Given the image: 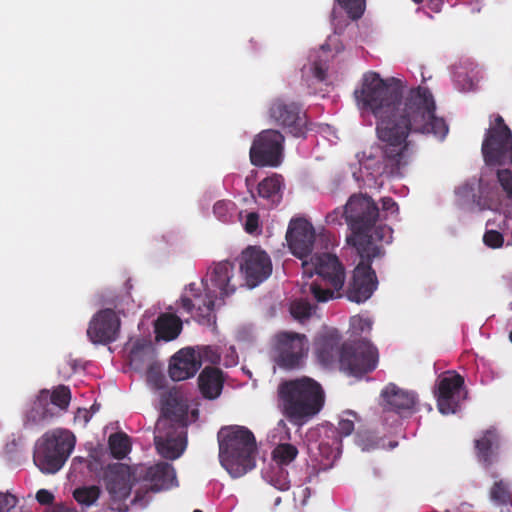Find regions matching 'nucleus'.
I'll return each instance as SVG.
<instances>
[{"mask_svg":"<svg viewBox=\"0 0 512 512\" xmlns=\"http://www.w3.org/2000/svg\"><path fill=\"white\" fill-rule=\"evenodd\" d=\"M363 108L376 118L380 144L363 152L361 165L376 175L401 176L408 164L410 134H433L443 140L449 128L435 115L436 104L431 91L418 86L403 97L399 80H383L375 72L366 73L362 86L354 92Z\"/></svg>","mask_w":512,"mask_h":512,"instance_id":"nucleus-1","label":"nucleus"},{"mask_svg":"<svg viewBox=\"0 0 512 512\" xmlns=\"http://www.w3.org/2000/svg\"><path fill=\"white\" fill-rule=\"evenodd\" d=\"M350 227L352 234L347 237L348 244L356 248L360 257L378 258L385 253L382 245L374 241L389 243L392 229L387 225H376L380 212L374 200L363 194H354L347 201L341 214Z\"/></svg>","mask_w":512,"mask_h":512,"instance_id":"nucleus-2","label":"nucleus"},{"mask_svg":"<svg viewBox=\"0 0 512 512\" xmlns=\"http://www.w3.org/2000/svg\"><path fill=\"white\" fill-rule=\"evenodd\" d=\"M325 404V393L316 380L303 376L282 381L277 388V406L293 425L302 426Z\"/></svg>","mask_w":512,"mask_h":512,"instance_id":"nucleus-3","label":"nucleus"},{"mask_svg":"<svg viewBox=\"0 0 512 512\" xmlns=\"http://www.w3.org/2000/svg\"><path fill=\"white\" fill-rule=\"evenodd\" d=\"M221 465L234 478L255 467L257 445L254 434L243 426L223 427L218 432Z\"/></svg>","mask_w":512,"mask_h":512,"instance_id":"nucleus-4","label":"nucleus"},{"mask_svg":"<svg viewBox=\"0 0 512 512\" xmlns=\"http://www.w3.org/2000/svg\"><path fill=\"white\" fill-rule=\"evenodd\" d=\"M304 274L311 277L318 275L321 282L314 281L310 285V293L318 302L341 298L346 279L344 265L339 258L331 253H315L310 260L302 263Z\"/></svg>","mask_w":512,"mask_h":512,"instance_id":"nucleus-5","label":"nucleus"},{"mask_svg":"<svg viewBox=\"0 0 512 512\" xmlns=\"http://www.w3.org/2000/svg\"><path fill=\"white\" fill-rule=\"evenodd\" d=\"M74 446L75 436L70 431H48L37 442L33 461L43 473L54 474L63 467Z\"/></svg>","mask_w":512,"mask_h":512,"instance_id":"nucleus-6","label":"nucleus"},{"mask_svg":"<svg viewBox=\"0 0 512 512\" xmlns=\"http://www.w3.org/2000/svg\"><path fill=\"white\" fill-rule=\"evenodd\" d=\"M481 150L488 166L512 164V131L502 116L497 115L487 129Z\"/></svg>","mask_w":512,"mask_h":512,"instance_id":"nucleus-7","label":"nucleus"},{"mask_svg":"<svg viewBox=\"0 0 512 512\" xmlns=\"http://www.w3.org/2000/svg\"><path fill=\"white\" fill-rule=\"evenodd\" d=\"M379 362L376 346L361 339L342 347L340 369L350 376L362 377L374 371Z\"/></svg>","mask_w":512,"mask_h":512,"instance_id":"nucleus-8","label":"nucleus"},{"mask_svg":"<svg viewBox=\"0 0 512 512\" xmlns=\"http://www.w3.org/2000/svg\"><path fill=\"white\" fill-rule=\"evenodd\" d=\"M284 135L275 129H266L257 134L252 142L249 156L256 167H278L283 159Z\"/></svg>","mask_w":512,"mask_h":512,"instance_id":"nucleus-9","label":"nucleus"},{"mask_svg":"<svg viewBox=\"0 0 512 512\" xmlns=\"http://www.w3.org/2000/svg\"><path fill=\"white\" fill-rule=\"evenodd\" d=\"M217 299L219 298L216 291L210 286L190 283L180 298V304L188 314L195 310V319L199 323L209 325L215 322L214 308Z\"/></svg>","mask_w":512,"mask_h":512,"instance_id":"nucleus-10","label":"nucleus"},{"mask_svg":"<svg viewBox=\"0 0 512 512\" xmlns=\"http://www.w3.org/2000/svg\"><path fill=\"white\" fill-rule=\"evenodd\" d=\"M102 479L110 494V509L128 512L129 507L125 501L132 489L130 467L123 463L109 464L103 469Z\"/></svg>","mask_w":512,"mask_h":512,"instance_id":"nucleus-11","label":"nucleus"},{"mask_svg":"<svg viewBox=\"0 0 512 512\" xmlns=\"http://www.w3.org/2000/svg\"><path fill=\"white\" fill-rule=\"evenodd\" d=\"M288 246L294 256L305 260L311 257L316 245L328 240L324 233L316 235L312 224L304 218L292 219L286 233Z\"/></svg>","mask_w":512,"mask_h":512,"instance_id":"nucleus-12","label":"nucleus"},{"mask_svg":"<svg viewBox=\"0 0 512 512\" xmlns=\"http://www.w3.org/2000/svg\"><path fill=\"white\" fill-rule=\"evenodd\" d=\"M269 116L276 125L294 137H302L306 133V113L302 105L297 102L277 98L269 107Z\"/></svg>","mask_w":512,"mask_h":512,"instance_id":"nucleus-13","label":"nucleus"},{"mask_svg":"<svg viewBox=\"0 0 512 512\" xmlns=\"http://www.w3.org/2000/svg\"><path fill=\"white\" fill-rule=\"evenodd\" d=\"M307 338L304 334L283 332L277 335L276 364L285 370L298 369L303 366L307 353Z\"/></svg>","mask_w":512,"mask_h":512,"instance_id":"nucleus-14","label":"nucleus"},{"mask_svg":"<svg viewBox=\"0 0 512 512\" xmlns=\"http://www.w3.org/2000/svg\"><path fill=\"white\" fill-rule=\"evenodd\" d=\"M374 258L360 257L359 263L353 270L351 279L343 295L351 302L363 303L367 301L377 288L378 281L375 271L371 267Z\"/></svg>","mask_w":512,"mask_h":512,"instance_id":"nucleus-15","label":"nucleus"},{"mask_svg":"<svg viewBox=\"0 0 512 512\" xmlns=\"http://www.w3.org/2000/svg\"><path fill=\"white\" fill-rule=\"evenodd\" d=\"M435 396L441 414L456 413L460 408L461 401L466 397L464 378L456 372L446 373L438 381Z\"/></svg>","mask_w":512,"mask_h":512,"instance_id":"nucleus-16","label":"nucleus"},{"mask_svg":"<svg viewBox=\"0 0 512 512\" xmlns=\"http://www.w3.org/2000/svg\"><path fill=\"white\" fill-rule=\"evenodd\" d=\"M240 271L245 285L254 288L272 273V263L268 254L257 247H248L241 253Z\"/></svg>","mask_w":512,"mask_h":512,"instance_id":"nucleus-17","label":"nucleus"},{"mask_svg":"<svg viewBox=\"0 0 512 512\" xmlns=\"http://www.w3.org/2000/svg\"><path fill=\"white\" fill-rule=\"evenodd\" d=\"M154 443L157 452L166 459L179 458L186 448V432L169 426L167 420H158L155 428Z\"/></svg>","mask_w":512,"mask_h":512,"instance_id":"nucleus-18","label":"nucleus"},{"mask_svg":"<svg viewBox=\"0 0 512 512\" xmlns=\"http://www.w3.org/2000/svg\"><path fill=\"white\" fill-rule=\"evenodd\" d=\"M121 321L111 308L102 309L91 319L87 336L94 344H109L118 338Z\"/></svg>","mask_w":512,"mask_h":512,"instance_id":"nucleus-19","label":"nucleus"},{"mask_svg":"<svg viewBox=\"0 0 512 512\" xmlns=\"http://www.w3.org/2000/svg\"><path fill=\"white\" fill-rule=\"evenodd\" d=\"M201 284L214 289L222 303L236 291L238 285H244L235 279L234 265L229 261H222L211 267Z\"/></svg>","mask_w":512,"mask_h":512,"instance_id":"nucleus-20","label":"nucleus"},{"mask_svg":"<svg viewBox=\"0 0 512 512\" xmlns=\"http://www.w3.org/2000/svg\"><path fill=\"white\" fill-rule=\"evenodd\" d=\"M383 407L401 416H410L417 410L418 397L413 391L405 390L389 383L381 392Z\"/></svg>","mask_w":512,"mask_h":512,"instance_id":"nucleus-21","label":"nucleus"},{"mask_svg":"<svg viewBox=\"0 0 512 512\" xmlns=\"http://www.w3.org/2000/svg\"><path fill=\"white\" fill-rule=\"evenodd\" d=\"M341 341L342 337L337 330H329L317 336L315 353L322 365L330 366L336 362L340 364L342 347L347 345Z\"/></svg>","mask_w":512,"mask_h":512,"instance_id":"nucleus-22","label":"nucleus"},{"mask_svg":"<svg viewBox=\"0 0 512 512\" xmlns=\"http://www.w3.org/2000/svg\"><path fill=\"white\" fill-rule=\"evenodd\" d=\"M201 367L200 357L192 348L179 350L169 364V376L173 381H183L193 377Z\"/></svg>","mask_w":512,"mask_h":512,"instance_id":"nucleus-23","label":"nucleus"},{"mask_svg":"<svg viewBox=\"0 0 512 512\" xmlns=\"http://www.w3.org/2000/svg\"><path fill=\"white\" fill-rule=\"evenodd\" d=\"M143 480L150 484V490L159 492L178 485L176 472L172 464L159 462L143 471Z\"/></svg>","mask_w":512,"mask_h":512,"instance_id":"nucleus-24","label":"nucleus"},{"mask_svg":"<svg viewBox=\"0 0 512 512\" xmlns=\"http://www.w3.org/2000/svg\"><path fill=\"white\" fill-rule=\"evenodd\" d=\"M189 405L182 395L178 393H170L163 404V418L159 420H167L168 427L174 426L180 430L187 427Z\"/></svg>","mask_w":512,"mask_h":512,"instance_id":"nucleus-25","label":"nucleus"},{"mask_svg":"<svg viewBox=\"0 0 512 512\" xmlns=\"http://www.w3.org/2000/svg\"><path fill=\"white\" fill-rule=\"evenodd\" d=\"M498 178L489 179L482 174L479 180L478 195L474 196V201L481 210L493 209L500 205L502 201V188H499Z\"/></svg>","mask_w":512,"mask_h":512,"instance_id":"nucleus-26","label":"nucleus"},{"mask_svg":"<svg viewBox=\"0 0 512 512\" xmlns=\"http://www.w3.org/2000/svg\"><path fill=\"white\" fill-rule=\"evenodd\" d=\"M57 415L55 408L50 406L49 390L43 389L33 401L31 408L26 413L25 424L40 425L49 422Z\"/></svg>","mask_w":512,"mask_h":512,"instance_id":"nucleus-27","label":"nucleus"},{"mask_svg":"<svg viewBox=\"0 0 512 512\" xmlns=\"http://www.w3.org/2000/svg\"><path fill=\"white\" fill-rule=\"evenodd\" d=\"M223 385V372L217 367H205L198 377L199 390L206 399L213 400L218 398L222 392Z\"/></svg>","mask_w":512,"mask_h":512,"instance_id":"nucleus-28","label":"nucleus"},{"mask_svg":"<svg viewBox=\"0 0 512 512\" xmlns=\"http://www.w3.org/2000/svg\"><path fill=\"white\" fill-rule=\"evenodd\" d=\"M182 328V321L177 315L162 313L158 316L154 324L156 340L172 341L179 336Z\"/></svg>","mask_w":512,"mask_h":512,"instance_id":"nucleus-29","label":"nucleus"},{"mask_svg":"<svg viewBox=\"0 0 512 512\" xmlns=\"http://www.w3.org/2000/svg\"><path fill=\"white\" fill-rule=\"evenodd\" d=\"M282 176L274 174L263 179L257 186V194L263 200V205L273 207L282 199Z\"/></svg>","mask_w":512,"mask_h":512,"instance_id":"nucleus-30","label":"nucleus"},{"mask_svg":"<svg viewBox=\"0 0 512 512\" xmlns=\"http://www.w3.org/2000/svg\"><path fill=\"white\" fill-rule=\"evenodd\" d=\"M323 430L318 450L327 460H335L341 455L342 440L338 437L337 429L334 426H326Z\"/></svg>","mask_w":512,"mask_h":512,"instance_id":"nucleus-31","label":"nucleus"},{"mask_svg":"<svg viewBox=\"0 0 512 512\" xmlns=\"http://www.w3.org/2000/svg\"><path fill=\"white\" fill-rule=\"evenodd\" d=\"M108 444L112 456L119 460L125 458L131 450L130 438L122 432L111 434Z\"/></svg>","mask_w":512,"mask_h":512,"instance_id":"nucleus-32","label":"nucleus"},{"mask_svg":"<svg viewBox=\"0 0 512 512\" xmlns=\"http://www.w3.org/2000/svg\"><path fill=\"white\" fill-rule=\"evenodd\" d=\"M497 442V435L492 430H487L480 439L475 441L477 454L484 462H489L492 454V447Z\"/></svg>","mask_w":512,"mask_h":512,"instance_id":"nucleus-33","label":"nucleus"},{"mask_svg":"<svg viewBox=\"0 0 512 512\" xmlns=\"http://www.w3.org/2000/svg\"><path fill=\"white\" fill-rule=\"evenodd\" d=\"M297 455V447L290 443L278 444L272 452L273 459L276 461L277 464L281 466L289 465L292 461L295 460Z\"/></svg>","mask_w":512,"mask_h":512,"instance_id":"nucleus-34","label":"nucleus"},{"mask_svg":"<svg viewBox=\"0 0 512 512\" xmlns=\"http://www.w3.org/2000/svg\"><path fill=\"white\" fill-rule=\"evenodd\" d=\"M71 401L70 389L65 385L57 386L51 393L49 392L50 406L55 410H67Z\"/></svg>","mask_w":512,"mask_h":512,"instance_id":"nucleus-35","label":"nucleus"},{"mask_svg":"<svg viewBox=\"0 0 512 512\" xmlns=\"http://www.w3.org/2000/svg\"><path fill=\"white\" fill-rule=\"evenodd\" d=\"M73 496L79 504L91 506L99 498L100 488L95 485L77 488L74 490Z\"/></svg>","mask_w":512,"mask_h":512,"instance_id":"nucleus-36","label":"nucleus"},{"mask_svg":"<svg viewBox=\"0 0 512 512\" xmlns=\"http://www.w3.org/2000/svg\"><path fill=\"white\" fill-rule=\"evenodd\" d=\"M235 210L236 205L230 200H219L213 206L214 215L223 223H228L232 220Z\"/></svg>","mask_w":512,"mask_h":512,"instance_id":"nucleus-37","label":"nucleus"},{"mask_svg":"<svg viewBox=\"0 0 512 512\" xmlns=\"http://www.w3.org/2000/svg\"><path fill=\"white\" fill-rule=\"evenodd\" d=\"M357 419V414L354 411H345L340 417L338 427H335L338 432V437L342 440L343 437L349 436L355 429L354 421Z\"/></svg>","mask_w":512,"mask_h":512,"instance_id":"nucleus-38","label":"nucleus"},{"mask_svg":"<svg viewBox=\"0 0 512 512\" xmlns=\"http://www.w3.org/2000/svg\"><path fill=\"white\" fill-rule=\"evenodd\" d=\"M336 2L353 20L359 19L364 13L365 0H336Z\"/></svg>","mask_w":512,"mask_h":512,"instance_id":"nucleus-39","label":"nucleus"},{"mask_svg":"<svg viewBox=\"0 0 512 512\" xmlns=\"http://www.w3.org/2000/svg\"><path fill=\"white\" fill-rule=\"evenodd\" d=\"M269 482L280 491H287L290 488L288 471L282 467L277 468L270 476Z\"/></svg>","mask_w":512,"mask_h":512,"instance_id":"nucleus-40","label":"nucleus"},{"mask_svg":"<svg viewBox=\"0 0 512 512\" xmlns=\"http://www.w3.org/2000/svg\"><path fill=\"white\" fill-rule=\"evenodd\" d=\"M312 306L310 303L304 300L294 301L291 304V315L297 320H304L311 316Z\"/></svg>","mask_w":512,"mask_h":512,"instance_id":"nucleus-41","label":"nucleus"},{"mask_svg":"<svg viewBox=\"0 0 512 512\" xmlns=\"http://www.w3.org/2000/svg\"><path fill=\"white\" fill-rule=\"evenodd\" d=\"M496 175L502 191L506 194L508 199H512V170L499 169Z\"/></svg>","mask_w":512,"mask_h":512,"instance_id":"nucleus-42","label":"nucleus"},{"mask_svg":"<svg viewBox=\"0 0 512 512\" xmlns=\"http://www.w3.org/2000/svg\"><path fill=\"white\" fill-rule=\"evenodd\" d=\"M483 242L486 246L497 249L502 247L504 238L503 235L496 230H487L483 235Z\"/></svg>","mask_w":512,"mask_h":512,"instance_id":"nucleus-43","label":"nucleus"},{"mask_svg":"<svg viewBox=\"0 0 512 512\" xmlns=\"http://www.w3.org/2000/svg\"><path fill=\"white\" fill-rule=\"evenodd\" d=\"M492 500L505 504L509 500V492L502 482H495L490 492Z\"/></svg>","mask_w":512,"mask_h":512,"instance_id":"nucleus-44","label":"nucleus"},{"mask_svg":"<svg viewBox=\"0 0 512 512\" xmlns=\"http://www.w3.org/2000/svg\"><path fill=\"white\" fill-rule=\"evenodd\" d=\"M259 229V215L256 212H250L246 216L244 230L249 234H254Z\"/></svg>","mask_w":512,"mask_h":512,"instance_id":"nucleus-45","label":"nucleus"},{"mask_svg":"<svg viewBox=\"0 0 512 512\" xmlns=\"http://www.w3.org/2000/svg\"><path fill=\"white\" fill-rule=\"evenodd\" d=\"M311 71L313 76L320 82H323L327 78L328 67L320 61H315L312 64Z\"/></svg>","mask_w":512,"mask_h":512,"instance_id":"nucleus-46","label":"nucleus"},{"mask_svg":"<svg viewBox=\"0 0 512 512\" xmlns=\"http://www.w3.org/2000/svg\"><path fill=\"white\" fill-rule=\"evenodd\" d=\"M17 498L12 494H5L0 499V512H9L17 505Z\"/></svg>","mask_w":512,"mask_h":512,"instance_id":"nucleus-47","label":"nucleus"},{"mask_svg":"<svg viewBox=\"0 0 512 512\" xmlns=\"http://www.w3.org/2000/svg\"><path fill=\"white\" fill-rule=\"evenodd\" d=\"M197 356L200 357V359L204 358L212 364H217L220 361V354L210 346L203 348L202 353Z\"/></svg>","mask_w":512,"mask_h":512,"instance_id":"nucleus-48","label":"nucleus"},{"mask_svg":"<svg viewBox=\"0 0 512 512\" xmlns=\"http://www.w3.org/2000/svg\"><path fill=\"white\" fill-rule=\"evenodd\" d=\"M352 324L360 332H369L372 329V321L369 318L353 317Z\"/></svg>","mask_w":512,"mask_h":512,"instance_id":"nucleus-49","label":"nucleus"},{"mask_svg":"<svg viewBox=\"0 0 512 512\" xmlns=\"http://www.w3.org/2000/svg\"><path fill=\"white\" fill-rule=\"evenodd\" d=\"M36 500L42 505H50L54 500V495L46 489H40L36 493Z\"/></svg>","mask_w":512,"mask_h":512,"instance_id":"nucleus-50","label":"nucleus"},{"mask_svg":"<svg viewBox=\"0 0 512 512\" xmlns=\"http://www.w3.org/2000/svg\"><path fill=\"white\" fill-rule=\"evenodd\" d=\"M382 210L391 214L398 213V205L391 197H383L381 199Z\"/></svg>","mask_w":512,"mask_h":512,"instance_id":"nucleus-51","label":"nucleus"},{"mask_svg":"<svg viewBox=\"0 0 512 512\" xmlns=\"http://www.w3.org/2000/svg\"><path fill=\"white\" fill-rule=\"evenodd\" d=\"M339 211L338 210H334L332 213H329L326 217L327 219V222L329 223H334L337 221L338 219V215H339Z\"/></svg>","mask_w":512,"mask_h":512,"instance_id":"nucleus-52","label":"nucleus"},{"mask_svg":"<svg viewBox=\"0 0 512 512\" xmlns=\"http://www.w3.org/2000/svg\"><path fill=\"white\" fill-rule=\"evenodd\" d=\"M145 345L143 344H135L134 347L132 348L131 350V357L132 359H135L137 357V355L139 354V351L141 348H144Z\"/></svg>","mask_w":512,"mask_h":512,"instance_id":"nucleus-53","label":"nucleus"},{"mask_svg":"<svg viewBox=\"0 0 512 512\" xmlns=\"http://www.w3.org/2000/svg\"><path fill=\"white\" fill-rule=\"evenodd\" d=\"M412 1H413L414 3H416V4H420V3H422L424 0H412Z\"/></svg>","mask_w":512,"mask_h":512,"instance_id":"nucleus-54","label":"nucleus"},{"mask_svg":"<svg viewBox=\"0 0 512 512\" xmlns=\"http://www.w3.org/2000/svg\"><path fill=\"white\" fill-rule=\"evenodd\" d=\"M509 340L512 342V330L509 333Z\"/></svg>","mask_w":512,"mask_h":512,"instance_id":"nucleus-55","label":"nucleus"},{"mask_svg":"<svg viewBox=\"0 0 512 512\" xmlns=\"http://www.w3.org/2000/svg\"><path fill=\"white\" fill-rule=\"evenodd\" d=\"M193 512H203V511L196 509Z\"/></svg>","mask_w":512,"mask_h":512,"instance_id":"nucleus-56","label":"nucleus"}]
</instances>
